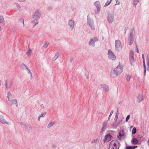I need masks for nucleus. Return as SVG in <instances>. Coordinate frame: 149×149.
<instances>
[{"label":"nucleus","instance_id":"obj_1","mask_svg":"<svg viewBox=\"0 0 149 149\" xmlns=\"http://www.w3.org/2000/svg\"><path fill=\"white\" fill-rule=\"evenodd\" d=\"M119 144V143L117 140L112 141L110 143L109 149H118Z\"/></svg>","mask_w":149,"mask_h":149},{"label":"nucleus","instance_id":"obj_2","mask_svg":"<svg viewBox=\"0 0 149 149\" xmlns=\"http://www.w3.org/2000/svg\"><path fill=\"white\" fill-rule=\"evenodd\" d=\"M87 23L92 30H94V24L93 20L91 18H89V15L87 17Z\"/></svg>","mask_w":149,"mask_h":149},{"label":"nucleus","instance_id":"obj_3","mask_svg":"<svg viewBox=\"0 0 149 149\" xmlns=\"http://www.w3.org/2000/svg\"><path fill=\"white\" fill-rule=\"evenodd\" d=\"M116 50L119 52L122 48V46L119 40H117L115 41Z\"/></svg>","mask_w":149,"mask_h":149},{"label":"nucleus","instance_id":"obj_4","mask_svg":"<svg viewBox=\"0 0 149 149\" xmlns=\"http://www.w3.org/2000/svg\"><path fill=\"white\" fill-rule=\"evenodd\" d=\"M108 55L109 58L111 60L114 61L116 58V57L114 53L110 49H109L108 50Z\"/></svg>","mask_w":149,"mask_h":149},{"label":"nucleus","instance_id":"obj_5","mask_svg":"<svg viewBox=\"0 0 149 149\" xmlns=\"http://www.w3.org/2000/svg\"><path fill=\"white\" fill-rule=\"evenodd\" d=\"M68 25L69 27V29L72 30L74 29L75 26V23L74 20L70 19L68 20Z\"/></svg>","mask_w":149,"mask_h":149},{"label":"nucleus","instance_id":"obj_6","mask_svg":"<svg viewBox=\"0 0 149 149\" xmlns=\"http://www.w3.org/2000/svg\"><path fill=\"white\" fill-rule=\"evenodd\" d=\"M125 136L126 135L124 133V130H122L119 132L117 137L118 139L122 140L125 138Z\"/></svg>","mask_w":149,"mask_h":149},{"label":"nucleus","instance_id":"obj_7","mask_svg":"<svg viewBox=\"0 0 149 149\" xmlns=\"http://www.w3.org/2000/svg\"><path fill=\"white\" fill-rule=\"evenodd\" d=\"M114 13H108L107 19L109 23H112L113 20Z\"/></svg>","mask_w":149,"mask_h":149},{"label":"nucleus","instance_id":"obj_8","mask_svg":"<svg viewBox=\"0 0 149 149\" xmlns=\"http://www.w3.org/2000/svg\"><path fill=\"white\" fill-rule=\"evenodd\" d=\"M114 70L117 74L119 75L120 74L123 72V68L122 67L120 64H119Z\"/></svg>","mask_w":149,"mask_h":149},{"label":"nucleus","instance_id":"obj_9","mask_svg":"<svg viewBox=\"0 0 149 149\" xmlns=\"http://www.w3.org/2000/svg\"><path fill=\"white\" fill-rule=\"evenodd\" d=\"M94 4L97 8V10H95V13L96 14H97L99 13L100 10V2L99 1H97L94 3Z\"/></svg>","mask_w":149,"mask_h":149},{"label":"nucleus","instance_id":"obj_10","mask_svg":"<svg viewBox=\"0 0 149 149\" xmlns=\"http://www.w3.org/2000/svg\"><path fill=\"white\" fill-rule=\"evenodd\" d=\"M98 41V39L96 38H93L90 39L88 42L89 46H94L95 45V42Z\"/></svg>","mask_w":149,"mask_h":149},{"label":"nucleus","instance_id":"obj_11","mask_svg":"<svg viewBox=\"0 0 149 149\" xmlns=\"http://www.w3.org/2000/svg\"><path fill=\"white\" fill-rule=\"evenodd\" d=\"M5 82L6 89L7 90L11 87L12 85V82L10 81H8L7 79L5 80Z\"/></svg>","mask_w":149,"mask_h":149},{"label":"nucleus","instance_id":"obj_12","mask_svg":"<svg viewBox=\"0 0 149 149\" xmlns=\"http://www.w3.org/2000/svg\"><path fill=\"white\" fill-rule=\"evenodd\" d=\"M41 14L40 13L38 10L35 12L32 16L33 19H39L40 17Z\"/></svg>","mask_w":149,"mask_h":149},{"label":"nucleus","instance_id":"obj_13","mask_svg":"<svg viewBox=\"0 0 149 149\" xmlns=\"http://www.w3.org/2000/svg\"><path fill=\"white\" fill-rule=\"evenodd\" d=\"M0 122L3 124H6L8 125H10V123L5 120L3 115H0Z\"/></svg>","mask_w":149,"mask_h":149},{"label":"nucleus","instance_id":"obj_14","mask_svg":"<svg viewBox=\"0 0 149 149\" xmlns=\"http://www.w3.org/2000/svg\"><path fill=\"white\" fill-rule=\"evenodd\" d=\"M108 124V122L107 121H104L103 123L102 127L100 131L101 133H102L103 132L105 131Z\"/></svg>","mask_w":149,"mask_h":149},{"label":"nucleus","instance_id":"obj_15","mask_svg":"<svg viewBox=\"0 0 149 149\" xmlns=\"http://www.w3.org/2000/svg\"><path fill=\"white\" fill-rule=\"evenodd\" d=\"M100 86L104 90L105 92H107L109 91V87L107 85L105 84H101Z\"/></svg>","mask_w":149,"mask_h":149},{"label":"nucleus","instance_id":"obj_16","mask_svg":"<svg viewBox=\"0 0 149 149\" xmlns=\"http://www.w3.org/2000/svg\"><path fill=\"white\" fill-rule=\"evenodd\" d=\"M21 125H23L25 129L29 130L32 129L31 126L29 124L22 123H21Z\"/></svg>","mask_w":149,"mask_h":149},{"label":"nucleus","instance_id":"obj_17","mask_svg":"<svg viewBox=\"0 0 149 149\" xmlns=\"http://www.w3.org/2000/svg\"><path fill=\"white\" fill-rule=\"evenodd\" d=\"M112 139V136L110 134H108L105 136V139L104 140V142L109 141Z\"/></svg>","mask_w":149,"mask_h":149},{"label":"nucleus","instance_id":"obj_18","mask_svg":"<svg viewBox=\"0 0 149 149\" xmlns=\"http://www.w3.org/2000/svg\"><path fill=\"white\" fill-rule=\"evenodd\" d=\"M134 54L133 52L131 51L130 55V63L132 65V63L134 61Z\"/></svg>","mask_w":149,"mask_h":149},{"label":"nucleus","instance_id":"obj_19","mask_svg":"<svg viewBox=\"0 0 149 149\" xmlns=\"http://www.w3.org/2000/svg\"><path fill=\"white\" fill-rule=\"evenodd\" d=\"M134 29H132L131 30L130 32V35L129 36V38L134 39Z\"/></svg>","mask_w":149,"mask_h":149},{"label":"nucleus","instance_id":"obj_20","mask_svg":"<svg viewBox=\"0 0 149 149\" xmlns=\"http://www.w3.org/2000/svg\"><path fill=\"white\" fill-rule=\"evenodd\" d=\"M110 75L111 77L113 78L116 77L118 76V74L115 72L114 70H112L110 72Z\"/></svg>","mask_w":149,"mask_h":149},{"label":"nucleus","instance_id":"obj_21","mask_svg":"<svg viewBox=\"0 0 149 149\" xmlns=\"http://www.w3.org/2000/svg\"><path fill=\"white\" fill-rule=\"evenodd\" d=\"M55 123V122L54 121H50L49 123L47 126V128H49L52 127L54 126Z\"/></svg>","mask_w":149,"mask_h":149},{"label":"nucleus","instance_id":"obj_22","mask_svg":"<svg viewBox=\"0 0 149 149\" xmlns=\"http://www.w3.org/2000/svg\"><path fill=\"white\" fill-rule=\"evenodd\" d=\"M20 68L22 70H26L28 67L24 64L22 63L20 65Z\"/></svg>","mask_w":149,"mask_h":149},{"label":"nucleus","instance_id":"obj_23","mask_svg":"<svg viewBox=\"0 0 149 149\" xmlns=\"http://www.w3.org/2000/svg\"><path fill=\"white\" fill-rule=\"evenodd\" d=\"M143 100V96L141 95H138L137 98V102L139 103Z\"/></svg>","mask_w":149,"mask_h":149},{"label":"nucleus","instance_id":"obj_24","mask_svg":"<svg viewBox=\"0 0 149 149\" xmlns=\"http://www.w3.org/2000/svg\"><path fill=\"white\" fill-rule=\"evenodd\" d=\"M7 98L9 101H11L13 99V96L11 93L9 92L7 94Z\"/></svg>","mask_w":149,"mask_h":149},{"label":"nucleus","instance_id":"obj_25","mask_svg":"<svg viewBox=\"0 0 149 149\" xmlns=\"http://www.w3.org/2000/svg\"><path fill=\"white\" fill-rule=\"evenodd\" d=\"M35 19L34 20H33L31 22V23L34 24V25L33 26V27H34L35 26V25L37 24L38 23V19Z\"/></svg>","mask_w":149,"mask_h":149},{"label":"nucleus","instance_id":"obj_26","mask_svg":"<svg viewBox=\"0 0 149 149\" xmlns=\"http://www.w3.org/2000/svg\"><path fill=\"white\" fill-rule=\"evenodd\" d=\"M142 58H143V67L144 68V74L145 75L146 74V64H145V62L144 57H143Z\"/></svg>","mask_w":149,"mask_h":149},{"label":"nucleus","instance_id":"obj_27","mask_svg":"<svg viewBox=\"0 0 149 149\" xmlns=\"http://www.w3.org/2000/svg\"><path fill=\"white\" fill-rule=\"evenodd\" d=\"M131 142L133 144L136 145L138 143V141L136 138H134L132 139Z\"/></svg>","mask_w":149,"mask_h":149},{"label":"nucleus","instance_id":"obj_28","mask_svg":"<svg viewBox=\"0 0 149 149\" xmlns=\"http://www.w3.org/2000/svg\"><path fill=\"white\" fill-rule=\"evenodd\" d=\"M59 53L58 52H57L55 54L54 57L52 58V60L53 61H55L56 60L58 57Z\"/></svg>","mask_w":149,"mask_h":149},{"label":"nucleus","instance_id":"obj_29","mask_svg":"<svg viewBox=\"0 0 149 149\" xmlns=\"http://www.w3.org/2000/svg\"><path fill=\"white\" fill-rule=\"evenodd\" d=\"M4 20L3 16L2 15L0 16V24H3L4 23Z\"/></svg>","mask_w":149,"mask_h":149},{"label":"nucleus","instance_id":"obj_30","mask_svg":"<svg viewBox=\"0 0 149 149\" xmlns=\"http://www.w3.org/2000/svg\"><path fill=\"white\" fill-rule=\"evenodd\" d=\"M10 101L11 102V105L15 104H16V106L17 107V100L16 99H14L13 100H12Z\"/></svg>","mask_w":149,"mask_h":149},{"label":"nucleus","instance_id":"obj_31","mask_svg":"<svg viewBox=\"0 0 149 149\" xmlns=\"http://www.w3.org/2000/svg\"><path fill=\"white\" fill-rule=\"evenodd\" d=\"M147 70H149V57L148 55L147 56Z\"/></svg>","mask_w":149,"mask_h":149},{"label":"nucleus","instance_id":"obj_32","mask_svg":"<svg viewBox=\"0 0 149 149\" xmlns=\"http://www.w3.org/2000/svg\"><path fill=\"white\" fill-rule=\"evenodd\" d=\"M131 77V75H129V74H126L125 78L127 81H129Z\"/></svg>","mask_w":149,"mask_h":149},{"label":"nucleus","instance_id":"obj_33","mask_svg":"<svg viewBox=\"0 0 149 149\" xmlns=\"http://www.w3.org/2000/svg\"><path fill=\"white\" fill-rule=\"evenodd\" d=\"M26 71L29 74L31 77V78H32L33 76L32 74L29 69L28 68L26 70Z\"/></svg>","mask_w":149,"mask_h":149},{"label":"nucleus","instance_id":"obj_34","mask_svg":"<svg viewBox=\"0 0 149 149\" xmlns=\"http://www.w3.org/2000/svg\"><path fill=\"white\" fill-rule=\"evenodd\" d=\"M139 0H133V4L136 7V5L139 2Z\"/></svg>","mask_w":149,"mask_h":149},{"label":"nucleus","instance_id":"obj_35","mask_svg":"<svg viewBox=\"0 0 149 149\" xmlns=\"http://www.w3.org/2000/svg\"><path fill=\"white\" fill-rule=\"evenodd\" d=\"M129 43L128 44L129 45H131L133 42L134 39H132L129 38L128 39Z\"/></svg>","mask_w":149,"mask_h":149},{"label":"nucleus","instance_id":"obj_36","mask_svg":"<svg viewBox=\"0 0 149 149\" xmlns=\"http://www.w3.org/2000/svg\"><path fill=\"white\" fill-rule=\"evenodd\" d=\"M31 52L32 51L31 49L30 48H29L26 53L28 56H31Z\"/></svg>","mask_w":149,"mask_h":149},{"label":"nucleus","instance_id":"obj_37","mask_svg":"<svg viewBox=\"0 0 149 149\" xmlns=\"http://www.w3.org/2000/svg\"><path fill=\"white\" fill-rule=\"evenodd\" d=\"M24 19L23 18H22L19 19V23H22L23 24V26L24 27Z\"/></svg>","mask_w":149,"mask_h":149},{"label":"nucleus","instance_id":"obj_38","mask_svg":"<svg viewBox=\"0 0 149 149\" xmlns=\"http://www.w3.org/2000/svg\"><path fill=\"white\" fill-rule=\"evenodd\" d=\"M118 115H119V114L118 113V109H117V110L116 115V116H115V121H116L117 120Z\"/></svg>","mask_w":149,"mask_h":149},{"label":"nucleus","instance_id":"obj_39","mask_svg":"<svg viewBox=\"0 0 149 149\" xmlns=\"http://www.w3.org/2000/svg\"><path fill=\"white\" fill-rule=\"evenodd\" d=\"M112 127L113 128H116L117 127V124L112 123L111 125Z\"/></svg>","mask_w":149,"mask_h":149},{"label":"nucleus","instance_id":"obj_40","mask_svg":"<svg viewBox=\"0 0 149 149\" xmlns=\"http://www.w3.org/2000/svg\"><path fill=\"white\" fill-rule=\"evenodd\" d=\"M136 129L135 127H134L133 129V130H132V134H135L136 133Z\"/></svg>","mask_w":149,"mask_h":149},{"label":"nucleus","instance_id":"obj_41","mask_svg":"<svg viewBox=\"0 0 149 149\" xmlns=\"http://www.w3.org/2000/svg\"><path fill=\"white\" fill-rule=\"evenodd\" d=\"M111 1L112 0H111L110 1H107L105 3L104 5V6H108V5H109L111 3Z\"/></svg>","mask_w":149,"mask_h":149},{"label":"nucleus","instance_id":"obj_42","mask_svg":"<svg viewBox=\"0 0 149 149\" xmlns=\"http://www.w3.org/2000/svg\"><path fill=\"white\" fill-rule=\"evenodd\" d=\"M46 112H44L43 113H42L40 116L41 117H44L46 115Z\"/></svg>","mask_w":149,"mask_h":149},{"label":"nucleus","instance_id":"obj_43","mask_svg":"<svg viewBox=\"0 0 149 149\" xmlns=\"http://www.w3.org/2000/svg\"><path fill=\"white\" fill-rule=\"evenodd\" d=\"M98 140V139H96L94 140H93L92 141H91V143L92 144L94 143H96L97 142Z\"/></svg>","mask_w":149,"mask_h":149},{"label":"nucleus","instance_id":"obj_44","mask_svg":"<svg viewBox=\"0 0 149 149\" xmlns=\"http://www.w3.org/2000/svg\"><path fill=\"white\" fill-rule=\"evenodd\" d=\"M49 45V43L47 42L45 43L43 46V47L46 48H47Z\"/></svg>","mask_w":149,"mask_h":149},{"label":"nucleus","instance_id":"obj_45","mask_svg":"<svg viewBox=\"0 0 149 149\" xmlns=\"http://www.w3.org/2000/svg\"><path fill=\"white\" fill-rule=\"evenodd\" d=\"M52 148L53 149L56 148L57 147V145H56V144H52Z\"/></svg>","mask_w":149,"mask_h":149},{"label":"nucleus","instance_id":"obj_46","mask_svg":"<svg viewBox=\"0 0 149 149\" xmlns=\"http://www.w3.org/2000/svg\"><path fill=\"white\" fill-rule=\"evenodd\" d=\"M130 118V115H128L126 118V120H125L126 122H127V121H128V120H129V119Z\"/></svg>","mask_w":149,"mask_h":149},{"label":"nucleus","instance_id":"obj_47","mask_svg":"<svg viewBox=\"0 0 149 149\" xmlns=\"http://www.w3.org/2000/svg\"><path fill=\"white\" fill-rule=\"evenodd\" d=\"M125 149H132V146H127Z\"/></svg>","mask_w":149,"mask_h":149},{"label":"nucleus","instance_id":"obj_48","mask_svg":"<svg viewBox=\"0 0 149 149\" xmlns=\"http://www.w3.org/2000/svg\"><path fill=\"white\" fill-rule=\"evenodd\" d=\"M113 113V110H112L110 112V115H109V117H110L111 116V115Z\"/></svg>","mask_w":149,"mask_h":149},{"label":"nucleus","instance_id":"obj_49","mask_svg":"<svg viewBox=\"0 0 149 149\" xmlns=\"http://www.w3.org/2000/svg\"><path fill=\"white\" fill-rule=\"evenodd\" d=\"M116 5H119L120 4V2L118 1V0H116Z\"/></svg>","mask_w":149,"mask_h":149},{"label":"nucleus","instance_id":"obj_50","mask_svg":"<svg viewBox=\"0 0 149 149\" xmlns=\"http://www.w3.org/2000/svg\"><path fill=\"white\" fill-rule=\"evenodd\" d=\"M136 52L137 53H139V49H138V47L137 46V45H136Z\"/></svg>","mask_w":149,"mask_h":149},{"label":"nucleus","instance_id":"obj_51","mask_svg":"<svg viewBox=\"0 0 149 149\" xmlns=\"http://www.w3.org/2000/svg\"><path fill=\"white\" fill-rule=\"evenodd\" d=\"M40 107L42 109H44V107L43 104H41L40 105Z\"/></svg>","mask_w":149,"mask_h":149},{"label":"nucleus","instance_id":"obj_52","mask_svg":"<svg viewBox=\"0 0 149 149\" xmlns=\"http://www.w3.org/2000/svg\"><path fill=\"white\" fill-rule=\"evenodd\" d=\"M132 146V149H134V148H137V146Z\"/></svg>","mask_w":149,"mask_h":149},{"label":"nucleus","instance_id":"obj_53","mask_svg":"<svg viewBox=\"0 0 149 149\" xmlns=\"http://www.w3.org/2000/svg\"><path fill=\"white\" fill-rule=\"evenodd\" d=\"M147 144L148 146H149V138L148 140Z\"/></svg>","mask_w":149,"mask_h":149},{"label":"nucleus","instance_id":"obj_54","mask_svg":"<svg viewBox=\"0 0 149 149\" xmlns=\"http://www.w3.org/2000/svg\"><path fill=\"white\" fill-rule=\"evenodd\" d=\"M19 2H23L25 1L26 0H18Z\"/></svg>","mask_w":149,"mask_h":149},{"label":"nucleus","instance_id":"obj_55","mask_svg":"<svg viewBox=\"0 0 149 149\" xmlns=\"http://www.w3.org/2000/svg\"><path fill=\"white\" fill-rule=\"evenodd\" d=\"M127 28H125V33H126V30H127Z\"/></svg>","mask_w":149,"mask_h":149},{"label":"nucleus","instance_id":"obj_56","mask_svg":"<svg viewBox=\"0 0 149 149\" xmlns=\"http://www.w3.org/2000/svg\"><path fill=\"white\" fill-rule=\"evenodd\" d=\"M41 117H40V116H39L38 117V120H39V121H40V118Z\"/></svg>","mask_w":149,"mask_h":149},{"label":"nucleus","instance_id":"obj_57","mask_svg":"<svg viewBox=\"0 0 149 149\" xmlns=\"http://www.w3.org/2000/svg\"><path fill=\"white\" fill-rule=\"evenodd\" d=\"M110 117H109V118H108V120H107V121H109V120H110Z\"/></svg>","mask_w":149,"mask_h":149},{"label":"nucleus","instance_id":"obj_58","mask_svg":"<svg viewBox=\"0 0 149 149\" xmlns=\"http://www.w3.org/2000/svg\"><path fill=\"white\" fill-rule=\"evenodd\" d=\"M142 58L143 57H144V54H142Z\"/></svg>","mask_w":149,"mask_h":149},{"label":"nucleus","instance_id":"obj_59","mask_svg":"<svg viewBox=\"0 0 149 149\" xmlns=\"http://www.w3.org/2000/svg\"><path fill=\"white\" fill-rule=\"evenodd\" d=\"M86 77H87V78L88 79V76L87 75V76H86Z\"/></svg>","mask_w":149,"mask_h":149},{"label":"nucleus","instance_id":"obj_60","mask_svg":"<svg viewBox=\"0 0 149 149\" xmlns=\"http://www.w3.org/2000/svg\"><path fill=\"white\" fill-rule=\"evenodd\" d=\"M70 62H72V60H71L70 61Z\"/></svg>","mask_w":149,"mask_h":149}]
</instances>
